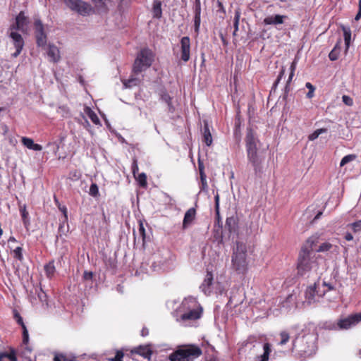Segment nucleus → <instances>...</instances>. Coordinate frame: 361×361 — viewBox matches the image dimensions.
<instances>
[{
  "instance_id": "nucleus-52",
  "label": "nucleus",
  "mask_w": 361,
  "mask_h": 361,
  "mask_svg": "<svg viewBox=\"0 0 361 361\" xmlns=\"http://www.w3.org/2000/svg\"><path fill=\"white\" fill-rule=\"evenodd\" d=\"M342 99L343 102L348 106H351L353 104V99L347 95H343L342 97Z\"/></svg>"
},
{
  "instance_id": "nucleus-10",
  "label": "nucleus",
  "mask_w": 361,
  "mask_h": 361,
  "mask_svg": "<svg viewBox=\"0 0 361 361\" xmlns=\"http://www.w3.org/2000/svg\"><path fill=\"white\" fill-rule=\"evenodd\" d=\"M34 26L37 45L39 47L45 46L47 44V35L44 32V25L40 20L37 19L35 21Z\"/></svg>"
},
{
  "instance_id": "nucleus-19",
  "label": "nucleus",
  "mask_w": 361,
  "mask_h": 361,
  "mask_svg": "<svg viewBox=\"0 0 361 361\" xmlns=\"http://www.w3.org/2000/svg\"><path fill=\"white\" fill-rule=\"evenodd\" d=\"M212 281L213 275L211 272L207 271L204 280L200 286V288L204 293V294L209 295L211 293V285L212 284Z\"/></svg>"
},
{
  "instance_id": "nucleus-57",
  "label": "nucleus",
  "mask_w": 361,
  "mask_h": 361,
  "mask_svg": "<svg viewBox=\"0 0 361 361\" xmlns=\"http://www.w3.org/2000/svg\"><path fill=\"white\" fill-rule=\"evenodd\" d=\"M83 278L85 280H91L92 278V273L91 271H85L83 274Z\"/></svg>"
},
{
  "instance_id": "nucleus-9",
  "label": "nucleus",
  "mask_w": 361,
  "mask_h": 361,
  "mask_svg": "<svg viewBox=\"0 0 361 361\" xmlns=\"http://www.w3.org/2000/svg\"><path fill=\"white\" fill-rule=\"evenodd\" d=\"M8 36L11 39L12 43L16 48V51L12 54L13 57L20 55L23 47L24 39L22 35L16 30L14 27H9L7 31Z\"/></svg>"
},
{
  "instance_id": "nucleus-14",
  "label": "nucleus",
  "mask_w": 361,
  "mask_h": 361,
  "mask_svg": "<svg viewBox=\"0 0 361 361\" xmlns=\"http://www.w3.org/2000/svg\"><path fill=\"white\" fill-rule=\"evenodd\" d=\"M361 321V314H355L353 315H350L346 318L341 319L338 325L340 329H348L350 327L356 325L358 322Z\"/></svg>"
},
{
  "instance_id": "nucleus-18",
  "label": "nucleus",
  "mask_w": 361,
  "mask_h": 361,
  "mask_svg": "<svg viewBox=\"0 0 361 361\" xmlns=\"http://www.w3.org/2000/svg\"><path fill=\"white\" fill-rule=\"evenodd\" d=\"M286 18V16L279 14L274 16H269L264 19V23L265 25H281L283 23L284 19Z\"/></svg>"
},
{
  "instance_id": "nucleus-2",
  "label": "nucleus",
  "mask_w": 361,
  "mask_h": 361,
  "mask_svg": "<svg viewBox=\"0 0 361 361\" xmlns=\"http://www.w3.org/2000/svg\"><path fill=\"white\" fill-rule=\"evenodd\" d=\"M247 160L254 169L256 175L262 171V162L264 157L258 154L257 140L252 130H247L245 138Z\"/></svg>"
},
{
  "instance_id": "nucleus-33",
  "label": "nucleus",
  "mask_w": 361,
  "mask_h": 361,
  "mask_svg": "<svg viewBox=\"0 0 361 361\" xmlns=\"http://www.w3.org/2000/svg\"><path fill=\"white\" fill-rule=\"evenodd\" d=\"M60 210L63 214V221L62 224H60L59 228V233L60 235H61V233H63V224L68 220V215H67V209L66 207H60Z\"/></svg>"
},
{
  "instance_id": "nucleus-47",
  "label": "nucleus",
  "mask_w": 361,
  "mask_h": 361,
  "mask_svg": "<svg viewBox=\"0 0 361 361\" xmlns=\"http://www.w3.org/2000/svg\"><path fill=\"white\" fill-rule=\"evenodd\" d=\"M22 329H23V341L25 344H26L29 340L28 331L27 330L25 325H23Z\"/></svg>"
},
{
  "instance_id": "nucleus-20",
  "label": "nucleus",
  "mask_w": 361,
  "mask_h": 361,
  "mask_svg": "<svg viewBox=\"0 0 361 361\" xmlns=\"http://www.w3.org/2000/svg\"><path fill=\"white\" fill-rule=\"evenodd\" d=\"M21 142L23 145L29 149L41 151L43 149L42 145L35 143L33 140L30 137H22Z\"/></svg>"
},
{
  "instance_id": "nucleus-35",
  "label": "nucleus",
  "mask_w": 361,
  "mask_h": 361,
  "mask_svg": "<svg viewBox=\"0 0 361 361\" xmlns=\"http://www.w3.org/2000/svg\"><path fill=\"white\" fill-rule=\"evenodd\" d=\"M340 47L337 44L333 50L329 53V57L331 61H336L338 57Z\"/></svg>"
},
{
  "instance_id": "nucleus-59",
  "label": "nucleus",
  "mask_w": 361,
  "mask_h": 361,
  "mask_svg": "<svg viewBox=\"0 0 361 361\" xmlns=\"http://www.w3.org/2000/svg\"><path fill=\"white\" fill-rule=\"evenodd\" d=\"M200 180H205L207 179L206 174H205L204 171H203V169H200Z\"/></svg>"
},
{
  "instance_id": "nucleus-32",
  "label": "nucleus",
  "mask_w": 361,
  "mask_h": 361,
  "mask_svg": "<svg viewBox=\"0 0 361 361\" xmlns=\"http://www.w3.org/2000/svg\"><path fill=\"white\" fill-rule=\"evenodd\" d=\"M326 128H319L314 131L312 134H310L308 137L309 140L313 141L316 140L322 133H326Z\"/></svg>"
},
{
  "instance_id": "nucleus-39",
  "label": "nucleus",
  "mask_w": 361,
  "mask_h": 361,
  "mask_svg": "<svg viewBox=\"0 0 361 361\" xmlns=\"http://www.w3.org/2000/svg\"><path fill=\"white\" fill-rule=\"evenodd\" d=\"M240 18V12L239 11H235L234 15V20H233V26L235 31L238 30L239 20Z\"/></svg>"
},
{
  "instance_id": "nucleus-51",
  "label": "nucleus",
  "mask_w": 361,
  "mask_h": 361,
  "mask_svg": "<svg viewBox=\"0 0 361 361\" xmlns=\"http://www.w3.org/2000/svg\"><path fill=\"white\" fill-rule=\"evenodd\" d=\"M8 143L13 147H15L18 143L17 139L13 135L8 136Z\"/></svg>"
},
{
  "instance_id": "nucleus-55",
  "label": "nucleus",
  "mask_w": 361,
  "mask_h": 361,
  "mask_svg": "<svg viewBox=\"0 0 361 361\" xmlns=\"http://www.w3.org/2000/svg\"><path fill=\"white\" fill-rule=\"evenodd\" d=\"M214 200H215L216 212V214H219V195L218 193L215 195Z\"/></svg>"
},
{
  "instance_id": "nucleus-23",
  "label": "nucleus",
  "mask_w": 361,
  "mask_h": 361,
  "mask_svg": "<svg viewBox=\"0 0 361 361\" xmlns=\"http://www.w3.org/2000/svg\"><path fill=\"white\" fill-rule=\"evenodd\" d=\"M203 141L207 146H210L212 143V137L209 130L207 121H204V127L202 130Z\"/></svg>"
},
{
  "instance_id": "nucleus-17",
  "label": "nucleus",
  "mask_w": 361,
  "mask_h": 361,
  "mask_svg": "<svg viewBox=\"0 0 361 361\" xmlns=\"http://www.w3.org/2000/svg\"><path fill=\"white\" fill-rule=\"evenodd\" d=\"M201 6L200 0L195 1V17H194V27L195 32L198 33L201 23Z\"/></svg>"
},
{
  "instance_id": "nucleus-22",
  "label": "nucleus",
  "mask_w": 361,
  "mask_h": 361,
  "mask_svg": "<svg viewBox=\"0 0 361 361\" xmlns=\"http://www.w3.org/2000/svg\"><path fill=\"white\" fill-rule=\"evenodd\" d=\"M47 55L50 61L54 63L58 62L60 59L59 50L54 45H49Z\"/></svg>"
},
{
  "instance_id": "nucleus-53",
  "label": "nucleus",
  "mask_w": 361,
  "mask_h": 361,
  "mask_svg": "<svg viewBox=\"0 0 361 361\" xmlns=\"http://www.w3.org/2000/svg\"><path fill=\"white\" fill-rule=\"evenodd\" d=\"M139 171V168L137 166V160L135 159H133V162L132 164V172L134 176H135L136 173H137Z\"/></svg>"
},
{
  "instance_id": "nucleus-58",
  "label": "nucleus",
  "mask_w": 361,
  "mask_h": 361,
  "mask_svg": "<svg viewBox=\"0 0 361 361\" xmlns=\"http://www.w3.org/2000/svg\"><path fill=\"white\" fill-rule=\"evenodd\" d=\"M46 297H47V295H46L45 293H44V292L42 291V289H40V293H38V298H39V299L42 302H43V301H44V300H46Z\"/></svg>"
},
{
  "instance_id": "nucleus-5",
  "label": "nucleus",
  "mask_w": 361,
  "mask_h": 361,
  "mask_svg": "<svg viewBox=\"0 0 361 361\" xmlns=\"http://www.w3.org/2000/svg\"><path fill=\"white\" fill-rule=\"evenodd\" d=\"M154 61V54L149 49H142L135 60L133 72L137 75L148 68Z\"/></svg>"
},
{
  "instance_id": "nucleus-6",
  "label": "nucleus",
  "mask_w": 361,
  "mask_h": 361,
  "mask_svg": "<svg viewBox=\"0 0 361 361\" xmlns=\"http://www.w3.org/2000/svg\"><path fill=\"white\" fill-rule=\"evenodd\" d=\"M317 336L314 334H307L302 337L304 343L300 346V353L304 357H309L315 353L317 350L316 345Z\"/></svg>"
},
{
  "instance_id": "nucleus-21",
  "label": "nucleus",
  "mask_w": 361,
  "mask_h": 361,
  "mask_svg": "<svg viewBox=\"0 0 361 361\" xmlns=\"http://www.w3.org/2000/svg\"><path fill=\"white\" fill-rule=\"evenodd\" d=\"M133 353L138 354L142 356L145 358L149 359L152 355V350L149 348V345H140L138 347L135 348L132 350Z\"/></svg>"
},
{
  "instance_id": "nucleus-37",
  "label": "nucleus",
  "mask_w": 361,
  "mask_h": 361,
  "mask_svg": "<svg viewBox=\"0 0 361 361\" xmlns=\"http://www.w3.org/2000/svg\"><path fill=\"white\" fill-rule=\"evenodd\" d=\"M0 361H16L13 354L3 353L0 355Z\"/></svg>"
},
{
  "instance_id": "nucleus-63",
  "label": "nucleus",
  "mask_w": 361,
  "mask_h": 361,
  "mask_svg": "<svg viewBox=\"0 0 361 361\" xmlns=\"http://www.w3.org/2000/svg\"><path fill=\"white\" fill-rule=\"evenodd\" d=\"M1 128L4 131L3 134L6 135L8 132V127L6 124H4V125H2Z\"/></svg>"
},
{
  "instance_id": "nucleus-48",
  "label": "nucleus",
  "mask_w": 361,
  "mask_h": 361,
  "mask_svg": "<svg viewBox=\"0 0 361 361\" xmlns=\"http://www.w3.org/2000/svg\"><path fill=\"white\" fill-rule=\"evenodd\" d=\"M351 226L355 232L361 231V221H358L352 224Z\"/></svg>"
},
{
  "instance_id": "nucleus-7",
  "label": "nucleus",
  "mask_w": 361,
  "mask_h": 361,
  "mask_svg": "<svg viewBox=\"0 0 361 361\" xmlns=\"http://www.w3.org/2000/svg\"><path fill=\"white\" fill-rule=\"evenodd\" d=\"M64 3L70 9L82 16H88L93 11L92 6L82 0H64Z\"/></svg>"
},
{
  "instance_id": "nucleus-16",
  "label": "nucleus",
  "mask_w": 361,
  "mask_h": 361,
  "mask_svg": "<svg viewBox=\"0 0 361 361\" xmlns=\"http://www.w3.org/2000/svg\"><path fill=\"white\" fill-rule=\"evenodd\" d=\"M316 243L314 246V252H331L338 253V247L337 245H334L329 242L322 243L317 247Z\"/></svg>"
},
{
  "instance_id": "nucleus-15",
  "label": "nucleus",
  "mask_w": 361,
  "mask_h": 361,
  "mask_svg": "<svg viewBox=\"0 0 361 361\" xmlns=\"http://www.w3.org/2000/svg\"><path fill=\"white\" fill-rule=\"evenodd\" d=\"M181 59L187 62L190 56V39L189 37H183L180 39Z\"/></svg>"
},
{
  "instance_id": "nucleus-61",
  "label": "nucleus",
  "mask_w": 361,
  "mask_h": 361,
  "mask_svg": "<svg viewBox=\"0 0 361 361\" xmlns=\"http://www.w3.org/2000/svg\"><path fill=\"white\" fill-rule=\"evenodd\" d=\"M345 239L348 241L352 240L353 239V236L351 233H347L345 235Z\"/></svg>"
},
{
  "instance_id": "nucleus-50",
  "label": "nucleus",
  "mask_w": 361,
  "mask_h": 361,
  "mask_svg": "<svg viewBox=\"0 0 361 361\" xmlns=\"http://www.w3.org/2000/svg\"><path fill=\"white\" fill-rule=\"evenodd\" d=\"M123 353L122 352H117L116 355L113 357L110 358V361H122Z\"/></svg>"
},
{
  "instance_id": "nucleus-11",
  "label": "nucleus",
  "mask_w": 361,
  "mask_h": 361,
  "mask_svg": "<svg viewBox=\"0 0 361 361\" xmlns=\"http://www.w3.org/2000/svg\"><path fill=\"white\" fill-rule=\"evenodd\" d=\"M202 310L200 305L198 303L195 298L188 297L185 298L181 302L178 312H190V310Z\"/></svg>"
},
{
  "instance_id": "nucleus-42",
  "label": "nucleus",
  "mask_w": 361,
  "mask_h": 361,
  "mask_svg": "<svg viewBox=\"0 0 361 361\" xmlns=\"http://www.w3.org/2000/svg\"><path fill=\"white\" fill-rule=\"evenodd\" d=\"M89 193L90 195H92L93 197L97 196V195L99 193V189H98V186L97 184L92 183L90 185Z\"/></svg>"
},
{
  "instance_id": "nucleus-8",
  "label": "nucleus",
  "mask_w": 361,
  "mask_h": 361,
  "mask_svg": "<svg viewBox=\"0 0 361 361\" xmlns=\"http://www.w3.org/2000/svg\"><path fill=\"white\" fill-rule=\"evenodd\" d=\"M326 293L325 290H321L320 284L314 283L307 288L305 291V302L309 305L317 302Z\"/></svg>"
},
{
  "instance_id": "nucleus-45",
  "label": "nucleus",
  "mask_w": 361,
  "mask_h": 361,
  "mask_svg": "<svg viewBox=\"0 0 361 361\" xmlns=\"http://www.w3.org/2000/svg\"><path fill=\"white\" fill-rule=\"evenodd\" d=\"M139 234H140V237L142 238V243L145 244V229L144 228L143 224L141 222L140 223V225H139Z\"/></svg>"
},
{
  "instance_id": "nucleus-28",
  "label": "nucleus",
  "mask_w": 361,
  "mask_h": 361,
  "mask_svg": "<svg viewBox=\"0 0 361 361\" xmlns=\"http://www.w3.org/2000/svg\"><path fill=\"white\" fill-rule=\"evenodd\" d=\"M85 113L88 116L91 121L96 125L100 124V121L97 114L90 108L86 106L85 108Z\"/></svg>"
},
{
  "instance_id": "nucleus-12",
  "label": "nucleus",
  "mask_w": 361,
  "mask_h": 361,
  "mask_svg": "<svg viewBox=\"0 0 361 361\" xmlns=\"http://www.w3.org/2000/svg\"><path fill=\"white\" fill-rule=\"evenodd\" d=\"M202 310H197L190 312H179L180 317L177 321L184 325H187L188 322L195 321L201 317Z\"/></svg>"
},
{
  "instance_id": "nucleus-26",
  "label": "nucleus",
  "mask_w": 361,
  "mask_h": 361,
  "mask_svg": "<svg viewBox=\"0 0 361 361\" xmlns=\"http://www.w3.org/2000/svg\"><path fill=\"white\" fill-rule=\"evenodd\" d=\"M153 17L157 18H160L161 17L162 11H161V3L159 0H155L153 3Z\"/></svg>"
},
{
  "instance_id": "nucleus-24",
  "label": "nucleus",
  "mask_w": 361,
  "mask_h": 361,
  "mask_svg": "<svg viewBox=\"0 0 361 361\" xmlns=\"http://www.w3.org/2000/svg\"><path fill=\"white\" fill-rule=\"evenodd\" d=\"M195 216V209L194 208L189 209L185 214L183 226L184 228H187L189 224L193 221Z\"/></svg>"
},
{
  "instance_id": "nucleus-36",
  "label": "nucleus",
  "mask_w": 361,
  "mask_h": 361,
  "mask_svg": "<svg viewBox=\"0 0 361 361\" xmlns=\"http://www.w3.org/2000/svg\"><path fill=\"white\" fill-rule=\"evenodd\" d=\"M357 158L355 154H348L345 156L341 161L340 166H343L346 164L354 161Z\"/></svg>"
},
{
  "instance_id": "nucleus-54",
  "label": "nucleus",
  "mask_w": 361,
  "mask_h": 361,
  "mask_svg": "<svg viewBox=\"0 0 361 361\" xmlns=\"http://www.w3.org/2000/svg\"><path fill=\"white\" fill-rule=\"evenodd\" d=\"M200 192L202 191H207L208 188V185L207 182V179L205 180H200Z\"/></svg>"
},
{
  "instance_id": "nucleus-62",
  "label": "nucleus",
  "mask_w": 361,
  "mask_h": 361,
  "mask_svg": "<svg viewBox=\"0 0 361 361\" xmlns=\"http://www.w3.org/2000/svg\"><path fill=\"white\" fill-rule=\"evenodd\" d=\"M148 334H149V331H148V329H147V328H143V329H142V331H141V335H142V336H147V335H148Z\"/></svg>"
},
{
  "instance_id": "nucleus-49",
  "label": "nucleus",
  "mask_w": 361,
  "mask_h": 361,
  "mask_svg": "<svg viewBox=\"0 0 361 361\" xmlns=\"http://www.w3.org/2000/svg\"><path fill=\"white\" fill-rule=\"evenodd\" d=\"M285 73V69L284 68H282L276 80L274 82V85H273V88H276V86L278 85L279 81L281 80V79L282 78V77L283 76Z\"/></svg>"
},
{
  "instance_id": "nucleus-13",
  "label": "nucleus",
  "mask_w": 361,
  "mask_h": 361,
  "mask_svg": "<svg viewBox=\"0 0 361 361\" xmlns=\"http://www.w3.org/2000/svg\"><path fill=\"white\" fill-rule=\"evenodd\" d=\"M28 23L27 18L25 16L24 12L21 11L16 16L15 22L10 27H14L16 30L25 33L27 30Z\"/></svg>"
},
{
  "instance_id": "nucleus-64",
  "label": "nucleus",
  "mask_w": 361,
  "mask_h": 361,
  "mask_svg": "<svg viewBox=\"0 0 361 361\" xmlns=\"http://www.w3.org/2000/svg\"><path fill=\"white\" fill-rule=\"evenodd\" d=\"M360 18H361V11L358 10V12L355 17V20L356 21H358Z\"/></svg>"
},
{
  "instance_id": "nucleus-4",
  "label": "nucleus",
  "mask_w": 361,
  "mask_h": 361,
  "mask_svg": "<svg viewBox=\"0 0 361 361\" xmlns=\"http://www.w3.org/2000/svg\"><path fill=\"white\" fill-rule=\"evenodd\" d=\"M202 355L201 349L194 345L178 348L169 356L171 361H193Z\"/></svg>"
},
{
  "instance_id": "nucleus-43",
  "label": "nucleus",
  "mask_w": 361,
  "mask_h": 361,
  "mask_svg": "<svg viewBox=\"0 0 361 361\" xmlns=\"http://www.w3.org/2000/svg\"><path fill=\"white\" fill-rule=\"evenodd\" d=\"M161 99L164 102H165L168 106H169V110L170 111H173V106H171V97L168 94H164L161 96Z\"/></svg>"
},
{
  "instance_id": "nucleus-46",
  "label": "nucleus",
  "mask_w": 361,
  "mask_h": 361,
  "mask_svg": "<svg viewBox=\"0 0 361 361\" xmlns=\"http://www.w3.org/2000/svg\"><path fill=\"white\" fill-rule=\"evenodd\" d=\"M13 252H14V255H15V257L17 258L19 260H22L23 259V254H22V248L20 247H17L14 250H13Z\"/></svg>"
},
{
  "instance_id": "nucleus-31",
  "label": "nucleus",
  "mask_w": 361,
  "mask_h": 361,
  "mask_svg": "<svg viewBox=\"0 0 361 361\" xmlns=\"http://www.w3.org/2000/svg\"><path fill=\"white\" fill-rule=\"evenodd\" d=\"M44 271L48 278H51L54 276L56 269L53 261L49 262L44 266Z\"/></svg>"
},
{
  "instance_id": "nucleus-38",
  "label": "nucleus",
  "mask_w": 361,
  "mask_h": 361,
  "mask_svg": "<svg viewBox=\"0 0 361 361\" xmlns=\"http://www.w3.org/2000/svg\"><path fill=\"white\" fill-rule=\"evenodd\" d=\"M280 336H281V341H280L279 344L281 345H283L286 344L287 342L288 341L289 338H290L288 333H287L285 331L281 332Z\"/></svg>"
},
{
  "instance_id": "nucleus-29",
  "label": "nucleus",
  "mask_w": 361,
  "mask_h": 361,
  "mask_svg": "<svg viewBox=\"0 0 361 361\" xmlns=\"http://www.w3.org/2000/svg\"><path fill=\"white\" fill-rule=\"evenodd\" d=\"M140 81L139 78L135 77H131L128 80H122L125 88H131L134 86H137L140 83Z\"/></svg>"
},
{
  "instance_id": "nucleus-60",
  "label": "nucleus",
  "mask_w": 361,
  "mask_h": 361,
  "mask_svg": "<svg viewBox=\"0 0 361 361\" xmlns=\"http://www.w3.org/2000/svg\"><path fill=\"white\" fill-rule=\"evenodd\" d=\"M66 361V358L63 355H56L54 357V361Z\"/></svg>"
},
{
  "instance_id": "nucleus-56",
  "label": "nucleus",
  "mask_w": 361,
  "mask_h": 361,
  "mask_svg": "<svg viewBox=\"0 0 361 361\" xmlns=\"http://www.w3.org/2000/svg\"><path fill=\"white\" fill-rule=\"evenodd\" d=\"M16 319H17V322L23 327V325H25L23 321V318L20 317V315L16 312L14 314Z\"/></svg>"
},
{
  "instance_id": "nucleus-34",
  "label": "nucleus",
  "mask_w": 361,
  "mask_h": 361,
  "mask_svg": "<svg viewBox=\"0 0 361 361\" xmlns=\"http://www.w3.org/2000/svg\"><path fill=\"white\" fill-rule=\"evenodd\" d=\"M295 68H296V62L294 61L292 62L290 67V75L288 77V80L287 81L286 86L285 87L286 92L288 91V84H289V82H290V81L294 75V72H295Z\"/></svg>"
},
{
  "instance_id": "nucleus-40",
  "label": "nucleus",
  "mask_w": 361,
  "mask_h": 361,
  "mask_svg": "<svg viewBox=\"0 0 361 361\" xmlns=\"http://www.w3.org/2000/svg\"><path fill=\"white\" fill-rule=\"evenodd\" d=\"M305 87L309 90L307 93V97L309 99L312 98L314 97V92L315 90L314 87L310 82H307L305 84Z\"/></svg>"
},
{
  "instance_id": "nucleus-1",
  "label": "nucleus",
  "mask_w": 361,
  "mask_h": 361,
  "mask_svg": "<svg viewBox=\"0 0 361 361\" xmlns=\"http://www.w3.org/2000/svg\"><path fill=\"white\" fill-rule=\"evenodd\" d=\"M319 243V237H310L303 245L298 260V274L300 276L308 272L320 273L324 269L320 268L323 259L314 252V246Z\"/></svg>"
},
{
  "instance_id": "nucleus-27",
  "label": "nucleus",
  "mask_w": 361,
  "mask_h": 361,
  "mask_svg": "<svg viewBox=\"0 0 361 361\" xmlns=\"http://www.w3.org/2000/svg\"><path fill=\"white\" fill-rule=\"evenodd\" d=\"M263 349L264 353L260 357H257L256 361H268L271 353L270 345L268 343H264Z\"/></svg>"
},
{
  "instance_id": "nucleus-25",
  "label": "nucleus",
  "mask_w": 361,
  "mask_h": 361,
  "mask_svg": "<svg viewBox=\"0 0 361 361\" xmlns=\"http://www.w3.org/2000/svg\"><path fill=\"white\" fill-rule=\"evenodd\" d=\"M225 227L228 228L231 233H235L238 228L236 219L233 216L227 218Z\"/></svg>"
},
{
  "instance_id": "nucleus-44",
  "label": "nucleus",
  "mask_w": 361,
  "mask_h": 361,
  "mask_svg": "<svg viewBox=\"0 0 361 361\" xmlns=\"http://www.w3.org/2000/svg\"><path fill=\"white\" fill-rule=\"evenodd\" d=\"M137 180L141 186H145L147 184V176L145 173H142L138 175Z\"/></svg>"
},
{
  "instance_id": "nucleus-3",
  "label": "nucleus",
  "mask_w": 361,
  "mask_h": 361,
  "mask_svg": "<svg viewBox=\"0 0 361 361\" xmlns=\"http://www.w3.org/2000/svg\"><path fill=\"white\" fill-rule=\"evenodd\" d=\"M247 247L240 242H237L232 255V267L239 274H243L247 268Z\"/></svg>"
},
{
  "instance_id": "nucleus-41",
  "label": "nucleus",
  "mask_w": 361,
  "mask_h": 361,
  "mask_svg": "<svg viewBox=\"0 0 361 361\" xmlns=\"http://www.w3.org/2000/svg\"><path fill=\"white\" fill-rule=\"evenodd\" d=\"M320 287L321 290H325L326 293L334 289V286L331 283H327L326 281H323L322 285H320Z\"/></svg>"
},
{
  "instance_id": "nucleus-30",
  "label": "nucleus",
  "mask_w": 361,
  "mask_h": 361,
  "mask_svg": "<svg viewBox=\"0 0 361 361\" xmlns=\"http://www.w3.org/2000/svg\"><path fill=\"white\" fill-rule=\"evenodd\" d=\"M342 30L343 31L344 41L346 49H348L350 41L351 39V30L350 27L342 26Z\"/></svg>"
}]
</instances>
